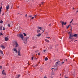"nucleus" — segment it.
Instances as JSON below:
<instances>
[{"label": "nucleus", "mask_w": 78, "mask_h": 78, "mask_svg": "<svg viewBox=\"0 0 78 78\" xmlns=\"http://www.w3.org/2000/svg\"><path fill=\"white\" fill-rule=\"evenodd\" d=\"M69 27H71V25H70V24L67 27V29H68V28H69Z\"/></svg>", "instance_id": "412c9836"}, {"label": "nucleus", "mask_w": 78, "mask_h": 78, "mask_svg": "<svg viewBox=\"0 0 78 78\" xmlns=\"http://www.w3.org/2000/svg\"><path fill=\"white\" fill-rule=\"evenodd\" d=\"M72 21H73V20H72L70 22V23H71L72 22Z\"/></svg>", "instance_id": "e433bc0d"}, {"label": "nucleus", "mask_w": 78, "mask_h": 78, "mask_svg": "<svg viewBox=\"0 0 78 78\" xmlns=\"http://www.w3.org/2000/svg\"><path fill=\"white\" fill-rule=\"evenodd\" d=\"M39 63H40V62H38V64H39Z\"/></svg>", "instance_id": "69168bd1"}, {"label": "nucleus", "mask_w": 78, "mask_h": 78, "mask_svg": "<svg viewBox=\"0 0 78 78\" xmlns=\"http://www.w3.org/2000/svg\"><path fill=\"white\" fill-rule=\"evenodd\" d=\"M44 31H45V29H44V30H43V33H44Z\"/></svg>", "instance_id": "4c0bfd02"}, {"label": "nucleus", "mask_w": 78, "mask_h": 78, "mask_svg": "<svg viewBox=\"0 0 78 78\" xmlns=\"http://www.w3.org/2000/svg\"><path fill=\"white\" fill-rule=\"evenodd\" d=\"M73 35H72L71 34H70L69 37H73Z\"/></svg>", "instance_id": "6ab92c4d"}, {"label": "nucleus", "mask_w": 78, "mask_h": 78, "mask_svg": "<svg viewBox=\"0 0 78 78\" xmlns=\"http://www.w3.org/2000/svg\"><path fill=\"white\" fill-rule=\"evenodd\" d=\"M2 73L3 75H6V73L5 72V70H3L2 71Z\"/></svg>", "instance_id": "9b49d317"}, {"label": "nucleus", "mask_w": 78, "mask_h": 78, "mask_svg": "<svg viewBox=\"0 0 78 78\" xmlns=\"http://www.w3.org/2000/svg\"><path fill=\"white\" fill-rule=\"evenodd\" d=\"M5 40L6 41H7L8 40V38L7 37H5Z\"/></svg>", "instance_id": "dca6fc26"}, {"label": "nucleus", "mask_w": 78, "mask_h": 78, "mask_svg": "<svg viewBox=\"0 0 78 78\" xmlns=\"http://www.w3.org/2000/svg\"><path fill=\"white\" fill-rule=\"evenodd\" d=\"M60 23H61L62 25V27H64V26H63V25H64V22L62 21H60Z\"/></svg>", "instance_id": "39448f33"}, {"label": "nucleus", "mask_w": 78, "mask_h": 78, "mask_svg": "<svg viewBox=\"0 0 78 78\" xmlns=\"http://www.w3.org/2000/svg\"><path fill=\"white\" fill-rule=\"evenodd\" d=\"M15 44L16 45L15 46L16 48L17 47H19V44H18V43H17V42L16 41H15Z\"/></svg>", "instance_id": "f03ea898"}, {"label": "nucleus", "mask_w": 78, "mask_h": 78, "mask_svg": "<svg viewBox=\"0 0 78 78\" xmlns=\"http://www.w3.org/2000/svg\"><path fill=\"white\" fill-rule=\"evenodd\" d=\"M32 67H35V65H32Z\"/></svg>", "instance_id": "f704fd0d"}, {"label": "nucleus", "mask_w": 78, "mask_h": 78, "mask_svg": "<svg viewBox=\"0 0 78 78\" xmlns=\"http://www.w3.org/2000/svg\"><path fill=\"white\" fill-rule=\"evenodd\" d=\"M64 25H66V24H67V22H65L64 23Z\"/></svg>", "instance_id": "473e14b6"}, {"label": "nucleus", "mask_w": 78, "mask_h": 78, "mask_svg": "<svg viewBox=\"0 0 78 78\" xmlns=\"http://www.w3.org/2000/svg\"><path fill=\"white\" fill-rule=\"evenodd\" d=\"M65 78H68V77H65Z\"/></svg>", "instance_id": "052dcab7"}, {"label": "nucleus", "mask_w": 78, "mask_h": 78, "mask_svg": "<svg viewBox=\"0 0 78 78\" xmlns=\"http://www.w3.org/2000/svg\"><path fill=\"white\" fill-rule=\"evenodd\" d=\"M17 36L18 37H20L22 40L23 41L25 44H26V43H27V40L28 39V37L25 38L24 39V36H23V35L22 34H18Z\"/></svg>", "instance_id": "f257e3e1"}, {"label": "nucleus", "mask_w": 78, "mask_h": 78, "mask_svg": "<svg viewBox=\"0 0 78 78\" xmlns=\"http://www.w3.org/2000/svg\"><path fill=\"white\" fill-rule=\"evenodd\" d=\"M20 50L18 49V56H21V55H20Z\"/></svg>", "instance_id": "20e7f679"}, {"label": "nucleus", "mask_w": 78, "mask_h": 78, "mask_svg": "<svg viewBox=\"0 0 78 78\" xmlns=\"http://www.w3.org/2000/svg\"><path fill=\"white\" fill-rule=\"evenodd\" d=\"M41 34L39 33L38 34L36 35V36H37L38 37H39V36H41Z\"/></svg>", "instance_id": "ddd939ff"}, {"label": "nucleus", "mask_w": 78, "mask_h": 78, "mask_svg": "<svg viewBox=\"0 0 78 78\" xmlns=\"http://www.w3.org/2000/svg\"><path fill=\"white\" fill-rule=\"evenodd\" d=\"M13 51H15V52H16V53H17V52H18V51H17V50L16 48H13Z\"/></svg>", "instance_id": "6e6552de"}, {"label": "nucleus", "mask_w": 78, "mask_h": 78, "mask_svg": "<svg viewBox=\"0 0 78 78\" xmlns=\"http://www.w3.org/2000/svg\"><path fill=\"white\" fill-rule=\"evenodd\" d=\"M45 41L46 42H49V40H47V39H45Z\"/></svg>", "instance_id": "a211bd4d"}, {"label": "nucleus", "mask_w": 78, "mask_h": 78, "mask_svg": "<svg viewBox=\"0 0 78 78\" xmlns=\"http://www.w3.org/2000/svg\"><path fill=\"white\" fill-rule=\"evenodd\" d=\"M11 8H12V7H11Z\"/></svg>", "instance_id": "e2e57ef3"}, {"label": "nucleus", "mask_w": 78, "mask_h": 78, "mask_svg": "<svg viewBox=\"0 0 78 78\" xmlns=\"http://www.w3.org/2000/svg\"><path fill=\"white\" fill-rule=\"evenodd\" d=\"M34 19V17H32V18H31V19Z\"/></svg>", "instance_id": "a19ab883"}, {"label": "nucleus", "mask_w": 78, "mask_h": 78, "mask_svg": "<svg viewBox=\"0 0 78 78\" xmlns=\"http://www.w3.org/2000/svg\"><path fill=\"white\" fill-rule=\"evenodd\" d=\"M25 16H26V17H27V14H26L25 15Z\"/></svg>", "instance_id": "49530a36"}, {"label": "nucleus", "mask_w": 78, "mask_h": 78, "mask_svg": "<svg viewBox=\"0 0 78 78\" xmlns=\"http://www.w3.org/2000/svg\"><path fill=\"white\" fill-rule=\"evenodd\" d=\"M55 70H56V69H55L52 68L51 69V71H52V72H54Z\"/></svg>", "instance_id": "423d86ee"}, {"label": "nucleus", "mask_w": 78, "mask_h": 78, "mask_svg": "<svg viewBox=\"0 0 78 78\" xmlns=\"http://www.w3.org/2000/svg\"><path fill=\"white\" fill-rule=\"evenodd\" d=\"M72 24H73V25H78V24L77 23H72Z\"/></svg>", "instance_id": "a878e982"}, {"label": "nucleus", "mask_w": 78, "mask_h": 78, "mask_svg": "<svg viewBox=\"0 0 78 78\" xmlns=\"http://www.w3.org/2000/svg\"><path fill=\"white\" fill-rule=\"evenodd\" d=\"M20 76V75H19L17 77H16V78H19Z\"/></svg>", "instance_id": "aec40b11"}, {"label": "nucleus", "mask_w": 78, "mask_h": 78, "mask_svg": "<svg viewBox=\"0 0 78 78\" xmlns=\"http://www.w3.org/2000/svg\"><path fill=\"white\" fill-rule=\"evenodd\" d=\"M2 7H1L0 8V12H1V11H2Z\"/></svg>", "instance_id": "c85d7f7f"}, {"label": "nucleus", "mask_w": 78, "mask_h": 78, "mask_svg": "<svg viewBox=\"0 0 78 78\" xmlns=\"http://www.w3.org/2000/svg\"><path fill=\"white\" fill-rule=\"evenodd\" d=\"M8 26L9 27H10V24H8Z\"/></svg>", "instance_id": "c9c22d12"}, {"label": "nucleus", "mask_w": 78, "mask_h": 78, "mask_svg": "<svg viewBox=\"0 0 78 78\" xmlns=\"http://www.w3.org/2000/svg\"><path fill=\"white\" fill-rule=\"evenodd\" d=\"M45 61H47V60H48V58L47 57H46L45 58Z\"/></svg>", "instance_id": "393cba45"}, {"label": "nucleus", "mask_w": 78, "mask_h": 78, "mask_svg": "<svg viewBox=\"0 0 78 78\" xmlns=\"http://www.w3.org/2000/svg\"><path fill=\"white\" fill-rule=\"evenodd\" d=\"M78 12V11H77L76 12Z\"/></svg>", "instance_id": "774afa93"}, {"label": "nucleus", "mask_w": 78, "mask_h": 78, "mask_svg": "<svg viewBox=\"0 0 78 78\" xmlns=\"http://www.w3.org/2000/svg\"><path fill=\"white\" fill-rule=\"evenodd\" d=\"M73 41V39H71V41H70L69 42H71V41Z\"/></svg>", "instance_id": "a18cd8bd"}, {"label": "nucleus", "mask_w": 78, "mask_h": 78, "mask_svg": "<svg viewBox=\"0 0 78 78\" xmlns=\"http://www.w3.org/2000/svg\"><path fill=\"white\" fill-rule=\"evenodd\" d=\"M6 9L7 11H8V9H9V5H7L6 6Z\"/></svg>", "instance_id": "4468645a"}, {"label": "nucleus", "mask_w": 78, "mask_h": 78, "mask_svg": "<svg viewBox=\"0 0 78 78\" xmlns=\"http://www.w3.org/2000/svg\"><path fill=\"white\" fill-rule=\"evenodd\" d=\"M44 78H47V77L45 76L44 77Z\"/></svg>", "instance_id": "6e6d98bb"}, {"label": "nucleus", "mask_w": 78, "mask_h": 78, "mask_svg": "<svg viewBox=\"0 0 78 78\" xmlns=\"http://www.w3.org/2000/svg\"><path fill=\"white\" fill-rule=\"evenodd\" d=\"M39 71H40V72H42V71H43L42 68H40V69H39Z\"/></svg>", "instance_id": "f8f14e48"}, {"label": "nucleus", "mask_w": 78, "mask_h": 78, "mask_svg": "<svg viewBox=\"0 0 78 78\" xmlns=\"http://www.w3.org/2000/svg\"><path fill=\"white\" fill-rule=\"evenodd\" d=\"M51 24H49V26H51Z\"/></svg>", "instance_id": "de8ad7c7"}, {"label": "nucleus", "mask_w": 78, "mask_h": 78, "mask_svg": "<svg viewBox=\"0 0 78 78\" xmlns=\"http://www.w3.org/2000/svg\"><path fill=\"white\" fill-rule=\"evenodd\" d=\"M46 38H48V39H50V37H46Z\"/></svg>", "instance_id": "37998d69"}, {"label": "nucleus", "mask_w": 78, "mask_h": 78, "mask_svg": "<svg viewBox=\"0 0 78 78\" xmlns=\"http://www.w3.org/2000/svg\"><path fill=\"white\" fill-rule=\"evenodd\" d=\"M32 17V15H29V17Z\"/></svg>", "instance_id": "72a5a7b5"}, {"label": "nucleus", "mask_w": 78, "mask_h": 78, "mask_svg": "<svg viewBox=\"0 0 78 78\" xmlns=\"http://www.w3.org/2000/svg\"><path fill=\"white\" fill-rule=\"evenodd\" d=\"M70 32H69L68 34H70Z\"/></svg>", "instance_id": "bf43d9fd"}, {"label": "nucleus", "mask_w": 78, "mask_h": 78, "mask_svg": "<svg viewBox=\"0 0 78 78\" xmlns=\"http://www.w3.org/2000/svg\"><path fill=\"white\" fill-rule=\"evenodd\" d=\"M3 21L1 20L0 21V23H3Z\"/></svg>", "instance_id": "cd10ccee"}, {"label": "nucleus", "mask_w": 78, "mask_h": 78, "mask_svg": "<svg viewBox=\"0 0 78 78\" xmlns=\"http://www.w3.org/2000/svg\"><path fill=\"white\" fill-rule=\"evenodd\" d=\"M3 28V26H1L0 27V30H2Z\"/></svg>", "instance_id": "f3484780"}, {"label": "nucleus", "mask_w": 78, "mask_h": 78, "mask_svg": "<svg viewBox=\"0 0 78 78\" xmlns=\"http://www.w3.org/2000/svg\"><path fill=\"white\" fill-rule=\"evenodd\" d=\"M2 35H3V34H2V33H0V36H2Z\"/></svg>", "instance_id": "2f4dec72"}, {"label": "nucleus", "mask_w": 78, "mask_h": 78, "mask_svg": "<svg viewBox=\"0 0 78 78\" xmlns=\"http://www.w3.org/2000/svg\"><path fill=\"white\" fill-rule=\"evenodd\" d=\"M41 3L42 5H44V2H41Z\"/></svg>", "instance_id": "864d4df0"}, {"label": "nucleus", "mask_w": 78, "mask_h": 78, "mask_svg": "<svg viewBox=\"0 0 78 78\" xmlns=\"http://www.w3.org/2000/svg\"><path fill=\"white\" fill-rule=\"evenodd\" d=\"M37 16V15H34V16H35L36 17V16Z\"/></svg>", "instance_id": "603ef678"}, {"label": "nucleus", "mask_w": 78, "mask_h": 78, "mask_svg": "<svg viewBox=\"0 0 78 78\" xmlns=\"http://www.w3.org/2000/svg\"><path fill=\"white\" fill-rule=\"evenodd\" d=\"M0 53L1 54H2L3 55V52L2 51L0 50Z\"/></svg>", "instance_id": "5701e85b"}, {"label": "nucleus", "mask_w": 78, "mask_h": 78, "mask_svg": "<svg viewBox=\"0 0 78 78\" xmlns=\"http://www.w3.org/2000/svg\"><path fill=\"white\" fill-rule=\"evenodd\" d=\"M23 34L24 36H27V34H26L24 33Z\"/></svg>", "instance_id": "7c9ffc66"}, {"label": "nucleus", "mask_w": 78, "mask_h": 78, "mask_svg": "<svg viewBox=\"0 0 78 78\" xmlns=\"http://www.w3.org/2000/svg\"><path fill=\"white\" fill-rule=\"evenodd\" d=\"M15 28L16 30H17V31H18L20 30V26L19 28L16 27Z\"/></svg>", "instance_id": "0eeeda50"}, {"label": "nucleus", "mask_w": 78, "mask_h": 78, "mask_svg": "<svg viewBox=\"0 0 78 78\" xmlns=\"http://www.w3.org/2000/svg\"><path fill=\"white\" fill-rule=\"evenodd\" d=\"M37 66H38V64L37 63L36 65H35V67H36Z\"/></svg>", "instance_id": "bb28decb"}, {"label": "nucleus", "mask_w": 78, "mask_h": 78, "mask_svg": "<svg viewBox=\"0 0 78 78\" xmlns=\"http://www.w3.org/2000/svg\"><path fill=\"white\" fill-rule=\"evenodd\" d=\"M1 48H2V49H5V47L3 45L1 46Z\"/></svg>", "instance_id": "1a4fd4ad"}, {"label": "nucleus", "mask_w": 78, "mask_h": 78, "mask_svg": "<svg viewBox=\"0 0 78 78\" xmlns=\"http://www.w3.org/2000/svg\"><path fill=\"white\" fill-rule=\"evenodd\" d=\"M38 55H40V53H38Z\"/></svg>", "instance_id": "5fc2aeb1"}, {"label": "nucleus", "mask_w": 78, "mask_h": 78, "mask_svg": "<svg viewBox=\"0 0 78 78\" xmlns=\"http://www.w3.org/2000/svg\"><path fill=\"white\" fill-rule=\"evenodd\" d=\"M69 39H73V40L74 39L73 38L70 37H69Z\"/></svg>", "instance_id": "b1692460"}, {"label": "nucleus", "mask_w": 78, "mask_h": 78, "mask_svg": "<svg viewBox=\"0 0 78 78\" xmlns=\"http://www.w3.org/2000/svg\"><path fill=\"white\" fill-rule=\"evenodd\" d=\"M37 33H40V32H41V30L39 29H37Z\"/></svg>", "instance_id": "2eb2a0df"}, {"label": "nucleus", "mask_w": 78, "mask_h": 78, "mask_svg": "<svg viewBox=\"0 0 78 78\" xmlns=\"http://www.w3.org/2000/svg\"><path fill=\"white\" fill-rule=\"evenodd\" d=\"M43 51H44V52H45V51H46V50H43Z\"/></svg>", "instance_id": "79ce46f5"}, {"label": "nucleus", "mask_w": 78, "mask_h": 78, "mask_svg": "<svg viewBox=\"0 0 78 78\" xmlns=\"http://www.w3.org/2000/svg\"><path fill=\"white\" fill-rule=\"evenodd\" d=\"M39 6H41V4H39Z\"/></svg>", "instance_id": "4d7b16f0"}, {"label": "nucleus", "mask_w": 78, "mask_h": 78, "mask_svg": "<svg viewBox=\"0 0 78 78\" xmlns=\"http://www.w3.org/2000/svg\"><path fill=\"white\" fill-rule=\"evenodd\" d=\"M63 63H64V62H62L61 64H63Z\"/></svg>", "instance_id": "58836bf2"}, {"label": "nucleus", "mask_w": 78, "mask_h": 78, "mask_svg": "<svg viewBox=\"0 0 78 78\" xmlns=\"http://www.w3.org/2000/svg\"><path fill=\"white\" fill-rule=\"evenodd\" d=\"M28 65H30V64H29V62H28Z\"/></svg>", "instance_id": "13d9d810"}, {"label": "nucleus", "mask_w": 78, "mask_h": 78, "mask_svg": "<svg viewBox=\"0 0 78 78\" xmlns=\"http://www.w3.org/2000/svg\"><path fill=\"white\" fill-rule=\"evenodd\" d=\"M38 51H39V50H37L35 51V53H38Z\"/></svg>", "instance_id": "c756f323"}, {"label": "nucleus", "mask_w": 78, "mask_h": 78, "mask_svg": "<svg viewBox=\"0 0 78 78\" xmlns=\"http://www.w3.org/2000/svg\"><path fill=\"white\" fill-rule=\"evenodd\" d=\"M60 62V61L59 60H58L57 62H56V65H55V66L56 67H57V66H58V65H59V63Z\"/></svg>", "instance_id": "7ed1b4c3"}, {"label": "nucleus", "mask_w": 78, "mask_h": 78, "mask_svg": "<svg viewBox=\"0 0 78 78\" xmlns=\"http://www.w3.org/2000/svg\"><path fill=\"white\" fill-rule=\"evenodd\" d=\"M0 69H1L2 68V66H0Z\"/></svg>", "instance_id": "680f3d73"}, {"label": "nucleus", "mask_w": 78, "mask_h": 78, "mask_svg": "<svg viewBox=\"0 0 78 78\" xmlns=\"http://www.w3.org/2000/svg\"><path fill=\"white\" fill-rule=\"evenodd\" d=\"M33 60V57H32V60Z\"/></svg>", "instance_id": "c03bdc74"}, {"label": "nucleus", "mask_w": 78, "mask_h": 78, "mask_svg": "<svg viewBox=\"0 0 78 78\" xmlns=\"http://www.w3.org/2000/svg\"><path fill=\"white\" fill-rule=\"evenodd\" d=\"M73 9H74V8H73Z\"/></svg>", "instance_id": "338daca9"}, {"label": "nucleus", "mask_w": 78, "mask_h": 78, "mask_svg": "<svg viewBox=\"0 0 78 78\" xmlns=\"http://www.w3.org/2000/svg\"><path fill=\"white\" fill-rule=\"evenodd\" d=\"M71 29H70V30L71 31H72V26L71 27Z\"/></svg>", "instance_id": "09e8293b"}, {"label": "nucleus", "mask_w": 78, "mask_h": 78, "mask_svg": "<svg viewBox=\"0 0 78 78\" xmlns=\"http://www.w3.org/2000/svg\"><path fill=\"white\" fill-rule=\"evenodd\" d=\"M76 41H77V40H75L74 41V42H75Z\"/></svg>", "instance_id": "3c124183"}, {"label": "nucleus", "mask_w": 78, "mask_h": 78, "mask_svg": "<svg viewBox=\"0 0 78 78\" xmlns=\"http://www.w3.org/2000/svg\"><path fill=\"white\" fill-rule=\"evenodd\" d=\"M66 61H67V59H66Z\"/></svg>", "instance_id": "0e129e2a"}, {"label": "nucleus", "mask_w": 78, "mask_h": 78, "mask_svg": "<svg viewBox=\"0 0 78 78\" xmlns=\"http://www.w3.org/2000/svg\"><path fill=\"white\" fill-rule=\"evenodd\" d=\"M73 36H74V37H76V36H77V34H75L73 35Z\"/></svg>", "instance_id": "4be33fe9"}, {"label": "nucleus", "mask_w": 78, "mask_h": 78, "mask_svg": "<svg viewBox=\"0 0 78 78\" xmlns=\"http://www.w3.org/2000/svg\"><path fill=\"white\" fill-rule=\"evenodd\" d=\"M5 30V27H3V29L2 30Z\"/></svg>", "instance_id": "ea45409f"}, {"label": "nucleus", "mask_w": 78, "mask_h": 78, "mask_svg": "<svg viewBox=\"0 0 78 78\" xmlns=\"http://www.w3.org/2000/svg\"><path fill=\"white\" fill-rule=\"evenodd\" d=\"M37 28L38 29H39V30H42V27H39L38 26L37 27Z\"/></svg>", "instance_id": "9d476101"}, {"label": "nucleus", "mask_w": 78, "mask_h": 78, "mask_svg": "<svg viewBox=\"0 0 78 78\" xmlns=\"http://www.w3.org/2000/svg\"><path fill=\"white\" fill-rule=\"evenodd\" d=\"M34 18H36V17L35 16H34Z\"/></svg>", "instance_id": "8fccbe9b"}]
</instances>
